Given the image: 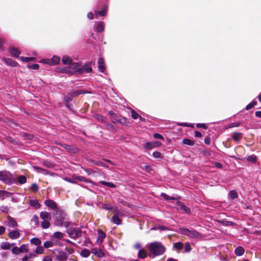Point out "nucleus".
I'll return each mask as SVG.
<instances>
[{"label": "nucleus", "instance_id": "nucleus-1", "mask_svg": "<svg viewBox=\"0 0 261 261\" xmlns=\"http://www.w3.org/2000/svg\"><path fill=\"white\" fill-rule=\"evenodd\" d=\"M62 62L64 65H70L72 68L79 73H89L92 71V68L87 65H81L78 62H72L71 58L67 56H63Z\"/></svg>", "mask_w": 261, "mask_h": 261}, {"label": "nucleus", "instance_id": "nucleus-2", "mask_svg": "<svg viewBox=\"0 0 261 261\" xmlns=\"http://www.w3.org/2000/svg\"><path fill=\"white\" fill-rule=\"evenodd\" d=\"M63 226L66 228V232L71 238L75 239L81 235L82 231L75 224L67 221Z\"/></svg>", "mask_w": 261, "mask_h": 261}, {"label": "nucleus", "instance_id": "nucleus-3", "mask_svg": "<svg viewBox=\"0 0 261 261\" xmlns=\"http://www.w3.org/2000/svg\"><path fill=\"white\" fill-rule=\"evenodd\" d=\"M0 180L7 185H12L15 182V178L13 174L8 171H0Z\"/></svg>", "mask_w": 261, "mask_h": 261}, {"label": "nucleus", "instance_id": "nucleus-4", "mask_svg": "<svg viewBox=\"0 0 261 261\" xmlns=\"http://www.w3.org/2000/svg\"><path fill=\"white\" fill-rule=\"evenodd\" d=\"M55 221L56 225L63 226L66 220V215L64 212L57 211L55 215Z\"/></svg>", "mask_w": 261, "mask_h": 261}, {"label": "nucleus", "instance_id": "nucleus-5", "mask_svg": "<svg viewBox=\"0 0 261 261\" xmlns=\"http://www.w3.org/2000/svg\"><path fill=\"white\" fill-rule=\"evenodd\" d=\"M165 250L163 246H150L149 248V256L153 257L156 255L163 254Z\"/></svg>", "mask_w": 261, "mask_h": 261}, {"label": "nucleus", "instance_id": "nucleus-6", "mask_svg": "<svg viewBox=\"0 0 261 261\" xmlns=\"http://www.w3.org/2000/svg\"><path fill=\"white\" fill-rule=\"evenodd\" d=\"M179 233L181 234L187 236L190 238H197L199 233L194 229L189 230L186 228H179Z\"/></svg>", "mask_w": 261, "mask_h": 261}, {"label": "nucleus", "instance_id": "nucleus-7", "mask_svg": "<svg viewBox=\"0 0 261 261\" xmlns=\"http://www.w3.org/2000/svg\"><path fill=\"white\" fill-rule=\"evenodd\" d=\"M60 61V58L57 56H54L51 59H44L41 61L42 63L49 65H56Z\"/></svg>", "mask_w": 261, "mask_h": 261}, {"label": "nucleus", "instance_id": "nucleus-8", "mask_svg": "<svg viewBox=\"0 0 261 261\" xmlns=\"http://www.w3.org/2000/svg\"><path fill=\"white\" fill-rule=\"evenodd\" d=\"M173 249L178 252L188 253L191 250V246H173Z\"/></svg>", "mask_w": 261, "mask_h": 261}, {"label": "nucleus", "instance_id": "nucleus-9", "mask_svg": "<svg viewBox=\"0 0 261 261\" xmlns=\"http://www.w3.org/2000/svg\"><path fill=\"white\" fill-rule=\"evenodd\" d=\"M162 143L159 141H154L147 142L143 145L144 148L146 150H150L155 147H158L161 145Z\"/></svg>", "mask_w": 261, "mask_h": 261}, {"label": "nucleus", "instance_id": "nucleus-10", "mask_svg": "<svg viewBox=\"0 0 261 261\" xmlns=\"http://www.w3.org/2000/svg\"><path fill=\"white\" fill-rule=\"evenodd\" d=\"M27 246H20V247H17L15 246L12 249V251L13 254H19L20 253L25 252L28 251V249L27 248Z\"/></svg>", "mask_w": 261, "mask_h": 261}, {"label": "nucleus", "instance_id": "nucleus-11", "mask_svg": "<svg viewBox=\"0 0 261 261\" xmlns=\"http://www.w3.org/2000/svg\"><path fill=\"white\" fill-rule=\"evenodd\" d=\"M109 114L111 116V119L113 123H118V119H120V117L121 116L120 115H119L112 111L109 112Z\"/></svg>", "mask_w": 261, "mask_h": 261}, {"label": "nucleus", "instance_id": "nucleus-12", "mask_svg": "<svg viewBox=\"0 0 261 261\" xmlns=\"http://www.w3.org/2000/svg\"><path fill=\"white\" fill-rule=\"evenodd\" d=\"M44 204L53 210H56L57 207V203L53 200L47 199L44 201Z\"/></svg>", "mask_w": 261, "mask_h": 261}, {"label": "nucleus", "instance_id": "nucleus-13", "mask_svg": "<svg viewBox=\"0 0 261 261\" xmlns=\"http://www.w3.org/2000/svg\"><path fill=\"white\" fill-rule=\"evenodd\" d=\"M27 178L25 175H20L17 177V179L15 180L16 184H19L23 185L27 182Z\"/></svg>", "mask_w": 261, "mask_h": 261}, {"label": "nucleus", "instance_id": "nucleus-14", "mask_svg": "<svg viewBox=\"0 0 261 261\" xmlns=\"http://www.w3.org/2000/svg\"><path fill=\"white\" fill-rule=\"evenodd\" d=\"M40 216V218L44 221H49L51 220L50 214L49 213L46 212H41Z\"/></svg>", "mask_w": 261, "mask_h": 261}, {"label": "nucleus", "instance_id": "nucleus-15", "mask_svg": "<svg viewBox=\"0 0 261 261\" xmlns=\"http://www.w3.org/2000/svg\"><path fill=\"white\" fill-rule=\"evenodd\" d=\"M243 133L239 132H234L231 136V138L236 142H239L242 138Z\"/></svg>", "mask_w": 261, "mask_h": 261}, {"label": "nucleus", "instance_id": "nucleus-16", "mask_svg": "<svg viewBox=\"0 0 261 261\" xmlns=\"http://www.w3.org/2000/svg\"><path fill=\"white\" fill-rule=\"evenodd\" d=\"M8 224L9 227L14 228L17 226V222L14 218L11 216H8L7 218Z\"/></svg>", "mask_w": 261, "mask_h": 261}, {"label": "nucleus", "instance_id": "nucleus-17", "mask_svg": "<svg viewBox=\"0 0 261 261\" xmlns=\"http://www.w3.org/2000/svg\"><path fill=\"white\" fill-rule=\"evenodd\" d=\"M9 52L12 56L18 58L20 54V52L15 47H11L9 49Z\"/></svg>", "mask_w": 261, "mask_h": 261}, {"label": "nucleus", "instance_id": "nucleus-18", "mask_svg": "<svg viewBox=\"0 0 261 261\" xmlns=\"http://www.w3.org/2000/svg\"><path fill=\"white\" fill-rule=\"evenodd\" d=\"M218 222L223 226H236V224L233 222L225 220H218Z\"/></svg>", "mask_w": 261, "mask_h": 261}, {"label": "nucleus", "instance_id": "nucleus-19", "mask_svg": "<svg viewBox=\"0 0 261 261\" xmlns=\"http://www.w3.org/2000/svg\"><path fill=\"white\" fill-rule=\"evenodd\" d=\"M106 69L104 59L102 58H99V70L103 72Z\"/></svg>", "mask_w": 261, "mask_h": 261}, {"label": "nucleus", "instance_id": "nucleus-20", "mask_svg": "<svg viewBox=\"0 0 261 261\" xmlns=\"http://www.w3.org/2000/svg\"><path fill=\"white\" fill-rule=\"evenodd\" d=\"M112 222L116 225H120L121 223V220L120 218L118 217L117 214H115L113 216L111 219Z\"/></svg>", "mask_w": 261, "mask_h": 261}, {"label": "nucleus", "instance_id": "nucleus-21", "mask_svg": "<svg viewBox=\"0 0 261 261\" xmlns=\"http://www.w3.org/2000/svg\"><path fill=\"white\" fill-rule=\"evenodd\" d=\"M30 204L36 209L39 208L41 206L38 201L36 199H31Z\"/></svg>", "mask_w": 261, "mask_h": 261}, {"label": "nucleus", "instance_id": "nucleus-22", "mask_svg": "<svg viewBox=\"0 0 261 261\" xmlns=\"http://www.w3.org/2000/svg\"><path fill=\"white\" fill-rule=\"evenodd\" d=\"M19 236V233L17 230H12L9 232V237L12 239H16Z\"/></svg>", "mask_w": 261, "mask_h": 261}, {"label": "nucleus", "instance_id": "nucleus-23", "mask_svg": "<svg viewBox=\"0 0 261 261\" xmlns=\"http://www.w3.org/2000/svg\"><path fill=\"white\" fill-rule=\"evenodd\" d=\"M62 147L69 153H75V148L72 145L64 144Z\"/></svg>", "mask_w": 261, "mask_h": 261}, {"label": "nucleus", "instance_id": "nucleus-24", "mask_svg": "<svg viewBox=\"0 0 261 261\" xmlns=\"http://www.w3.org/2000/svg\"><path fill=\"white\" fill-rule=\"evenodd\" d=\"M58 254H57L59 259L61 261H63L66 259L67 254L64 251H58Z\"/></svg>", "mask_w": 261, "mask_h": 261}, {"label": "nucleus", "instance_id": "nucleus-25", "mask_svg": "<svg viewBox=\"0 0 261 261\" xmlns=\"http://www.w3.org/2000/svg\"><path fill=\"white\" fill-rule=\"evenodd\" d=\"M108 6L107 5H104L101 10H99V15L100 16H105L108 12Z\"/></svg>", "mask_w": 261, "mask_h": 261}, {"label": "nucleus", "instance_id": "nucleus-26", "mask_svg": "<svg viewBox=\"0 0 261 261\" xmlns=\"http://www.w3.org/2000/svg\"><path fill=\"white\" fill-rule=\"evenodd\" d=\"M75 179L76 180H78L84 181V182H85L86 183H90L92 185H93V182L92 181H91V180L87 179L84 176H75Z\"/></svg>", "mask_w": 261, "mask_h": 261}, {"label": "nucleus", "instance_id": "nucleus-27", "mask_svg": "<svg viewBox=\"0 0 261 261\" xmlns=\"http://www.w3.org/2000/svg\"><path fill=\"white\" fill-rule=\"evenodd\" d=\"M118 123H120L123 125L127 126L129 123L127 121V119L123 116H121L120 119H118Z\"/></svg>", "mask_w": 261, "mask_h": 261}, {"label": "nucleus", "instance_id": "nucleus-28", "mask_svg": "<svg viewBox=\"0 0 261 261\" xmlns=\"http://www.w3.org/2000/svg\"><path fill=\"white\" fill-rule=\"evenodd\" d=\"M245 250L241 246L237 247L235 250V253L238 256H241L244 253Z\"/></svg>", "mask_w": 261, "mask_h": 261}, {"label": "nucleus", "instance_id": "nucleus-29", "mask_svg": "<svg viewBox=\"0 0 261 261\" xmlns=\"http://www.w3.org/2000/svg\"><path fill=\"white\" fill-rule=\"evenodd\" d=\"M4 61L6 64L12 67L16 66V65L17 64V63L15 61H14L10 59H5Z\"/></svg>", "mask_w": 261, "mask_h": 261}, {"label": "nucleus", "instance_id": "nucleus-30", "mask_svg": "<svg viewBox=\"0 0 261 261\" xmlns=\"http://www.w3.org/2000/svg\"><path fill=\"white\" fill-rule=\"evenodd\" d=\"M182 142L183 144H184L185 145H189V146H193L195 144V142L194 141L191 140L189 139H187V138L184 139L182 140Z\"/></svg>", "mask_w": 261, "mask_h": 261}, {"label": "nucleus", "instance_id": "nucleus-31", "mask_svg": "<svg viewBox=\"0 0 261 261\" xmlns=\"http://www.w3.org/2000/svg\"><path fill=\"white\" fill-rule=\"evenodd\" d=\"M247 161L251 163H255L257 161V157L254 154L249 155L247 158Z\"/></svg>", "mask_w": 261, "mask_h": 261}, {"label": "nucleus", "instance_id": "nucleus-32", "mask_svg": "<svg viewBox=\"0 0 261 261\" xmlns=\"http://www.w3.org/2000/svg\"><path fill=\"white\" fill-rule=\"evenodd\" d=\"M179 206H180V208L181 210L185 211L186 212V213H187V214L191 213L190 208H189L188 207H187V206H186L183 203H180V204H179Z\"/></svg>", "mask_w": 261, "mask_h": 261}, {"label": "nucleus", "instance_id": "nucleus-33", "mask_svg": "<svg viewBox=\"0 0 261 261\" xmlns=\"http://www.w3.org/2000/svg\"><path fill=\"white\" fill-rule=\"evenodd\" d=\"M94 31H95V33H91V36H92V37L94 39L96 40L97 36L98 35V34H97V33H98V23H97L96 22H95V24L94 25Z\"/></svg>", "mask_w": 261, "mask_h": 261}, {"label": "nucleus", "instance_id": "nucleus-34", "mask_svg": "<svg viewBox=\"0 0 261 261\" xmlns=\"http://www.w3.org/2000/svg\"><path fill=\"white\" fill-rule=\"evenodd\" d=\"M154 229V230H160L161 231L162 230H169V229L165 226H162V225H157L155 226L154 227L151 229V230Z\"/></svg>", "mask_w": 261, "mask_h": 261}, {"label": "nucleus", "instance_id": "nucleus-35", "mask_svg": "<svg viewBox=\"0 0 261 261\" xmlns=\"http://www.w3.org/2000/svg\"><path fill=\"white\" fill-rule=\"evenodd\" d=\"M106 233L99 229V244L102 242V239L106 238Z\"/></svg>", "mask_w": 261, "mask_h": 261}, {"label": "nucleus", "instance_id": "nucleus-36", "mask_svg": "<svg viewBox=\"0 0 261 261\" xmlns=\"http://www.w3.org/2000/svg\"><path fill=\"white\" fill-rule=\"evenodd\" d=\"M32 245H41V242L40 240L37 238H32L30 241Z\"/></svg>", "mask_w": 261, "mask_h": 261}, {"label": "nucleus", "instance_id": "nucleus-37", "mask_svg": "<svg viewBox=\"0 0 261 261\" xmlns=\"http://www.w3.org/2000/svg\"><path fill=\"white\" fill-rule=\"evenodd\" d=\"M229 196L231 199H236L238 197V194L235 190H231L229 193Z\"/></svg>", "mask_w": 261, "mask_h": 261}, {"label": "nucleus", "instance_id": "nucleus-38", "mask_svg": "<svg viewBox=\"0 0 261 261\" xmlns=\"http://www.w3.org/2000/svg\"><path fill=\"white\" fill-rule=\"evenodd\" d=\"M147 256V252L144 250H140L138 252V256L139 258H144Z\"/></svg>", "mask_w": 261, "mask_h": 261}, {"label": "nucleus", "instance_id": "nucleus-39", "mask_svg": "<svg viewBox=\"0 0 261 261\" xmlns=\"http://www.w3.org/2000/svg\"><path fill=\"white\" fill-rule=\"evenodd\" d=\"M241 123V122H233L230 124H229L226 126V128H230L232 127H239L240 126Z\"/></svg>", "mask_w": 261, "mask_h": 261}, {"label": "nucleus", "instance_id": "nucleus-40", "mask_svg": "<svg viewBox=\"0 0 261 261\" xmlns=\"http://www.w3.org/2000/svg\"><path fill=\"white\" fill-rule=\"evenodd\" d=\"M99 182H100L103 185L108 186V187H110V188H115L116 187V185H114L112 182H107L106 181H99Z\"/></svg>", "mask_w": 261, "mask_h": 261}, {"label": "nucleus", "instance_id": "nucleus-41", "mask_svg": "<svg viewBox=\"0 0 261 261\" xmlns=\"http://www.w3.org/2000/svg\"><path fill=\"white\" fill-rule=\"evenodd\" d=\"M63 236H64L63 233L61 232H59V231L55 232L54 233V237L55 238H57L58 239H61L63 237Z\"/></svg>", "mask_w": 261, "mask_h": 261}, {"label": "nucleus", "instance_id": "nucleus-42", "mask_svg": "<svg viewBox=\"0 0 261 261\" xmlns=\"http://www.w3.org/2000/svg\"><path fill=\"white\" fill-rule=\"evenodd\" d=\"M161 196L167 200H175V198L174 197H170L169 195H167L166 193H162Z\"/></svg>", "mask_w": 261, "mask_h": 261}, {"label": "nucleus", "instance_id": "nucleus-43", "mask_svg": "<svg viewBox=\"0 0 261 261\" xmlns=\"http://www.w3.org/2000/svg\"><path fill=\"white\" fill-rule=\"evenodd\" d=\"M41 226L44 229H47L49 227L50 223L49 221H43L41 223Z\"/></svg>", "mask_w": 261, "mask_h": 261}, {"label": "nucleus", "instance_id": "nucleus-44", "mask_svg": "<svg viewBox=\"0 0 261 261\" xmlns=\"http://www.w3.org/2000/svg\"><path fill=\"white\" fill-rule=\"evenodd\" d=\"M31 221L35 223L36 226L39 224V217L36 215L33 216Z\"/></svg>", "mask_w": 261, "mask_h": 261}, {"label": "nucleus", "instance_id": "nucleus-45", "mask_svg": "<svg viewBox=\"0 0 261 261\" xmlns=\"http://www.w3.org/2000/svg\"><path fill=\"white\" fill-rule=\"evenodd\" d=\"M90 251L87 249H84L81 252V255L84 257H88Z\"/></svg>", "mask_w": 261, "mask_h": 261}, {"label": "nucleus", "instance_id": "nucleus-46", "mask_svg": "<svg viewBox=\"0 0 261 261\" xmlns=\"http://www.w3.org/2000/svg\"><path fill=\"white\" fill-rule=\"evenodd\" d=\"M30 189L34 192H37L39 190V187L36 184L34 183L31 185Z\"/></svg>", "mask_w": 261, "mask_h": 261}, {"label": "nucleus", "instance_id": "nucleus-47", "mask_svg": "<svg viewBox=\"0 0 261 261\" xmlns=\"http://www.w3.org/2000/svg\"><path fill=\"white\" fill-rule=\"evenodd\" d=\"M33 168L36 171H37L39 173L41 172V170L44 172V174H47L48 173V171L45 169H43L41 168L38 167V166H34Z\"/></svg>", "mask_w": 261, "mask_h": 261}, {"label": "nucleus", "instance_id": "nucleus-48", "mask_svg": "<svg viewBox=\"0 0 261 261\" xmlns=\"http://www.w3.org/2000/svg\"><path fill=\"white\" fill-rule=\"evenodd\" d=\"M21 59L22 61L25 62H29L31 61H33L34 58L33 57H21Z\"/></svg>", "mask_w": 261, "mask_h": 261}, {"label": "nucleus", "instance_id": "nucleus-49", "mask_svg": "<svg viewBox=\"0 0 261 261\" xmlns=\"http://www.w3.org/2000/svg\"><path fill=\"white\" fill-rule=\"evenodd\" d=\"M64 180L72 184H76V179H75V176L73 177V178L65 177Z\"/></svg>", "mask_w": 261, "mask_h": 261}, {"label": "nucleus", "instance_id": "nucleus-50", "mask_svg": "<svg viewBox=\"0 0 261 261\" xmlns=\"http://www.w3.org/2000/svg\"><path fill=\"white\" fill-rule=\"evenodd\" d=\"M131 116L134 119H137L138 118L139 115L134 110H132L131 112Z\"/></svg>", "mask_w": 261, "mask_h": 261}, {"label": "nucleus", "instance_id": "nucleus-51", "mask_svg": "<svg viewBox=\"0 0 261 261\" xmlns=\"http://www.w3.org/2000/svg\"><path fill=\"white\" fill-rule=\"evenodd\" d=\"M105 29V23L103 21L99 22V32H102Z\"/></svg>", "mask_w": 261, "mask_h": 261}, {"label": "nucleus", "instance_id": "nucleus-52", "mask_svg": "<svg viewBox=\"0 0 261 261\" xmlns=\"http://www.w3.org/2000/svg\"><path fill=\"white\" fill-rule=\"evenodd\" d=\"M153 136L155 139H159L161 140H163V141L164 140L163 136L159 134L155 133L153 135Z\"/></svg>", "mask_w": 261, "mask_h": 261}, {"label": "nucleus", "instance_id": "nucleus-53", "mask_svg": "<svg viewBox=\"0 0 261 261\" xmlns=\"http://www.w3.org/2000/svg\"><path fill=\"white\" fill-rule=\"evenodd\" d=\"M44 248L41 246H38L36 249V252L38 254H41L43 252Z\"/></svg>", "mask_w": 261, "mask_h": 261}, {"label": "nucleus", "instance_id": "nucleus-54", "mask_svg": "<svg viewBox=\"0 0 261 261\" xmlns=\"http://www.w3.org/2000/svg\"><path fill=\"white\" fill-rule=\"evenodd\" d=\"M196 126L198 128H202L204 129H207L208 127L207 125L205 123H197Z\"/></svg>", "mask_w": 261, "mask_h": 261}, {"label": "nucleus", "instance_id": "nucleus-55", "mask_svg": "<svg viewBox=\"0 0 261 261\" xmlns=\"http://www.w3.org/2000/svg\"><path fill=\"white\" fill-rule=\"evenodd\" d=\"M23 137L25 139L31 140L33 138V136L29 134H24L23 135Z\"/></svg>", "mask_w": 261, "mask_h": 261}, {"label": "nucleus", "instance_id": "nucleus-56", "mask_svg": "<svg viewBox=\"0 0 261 261\" xmlns=\"http://www.w3.org/2000/svg\"><path fill=\"white\" fill-rule=\"evenodd\" d=\"M0 210L2 212H4L7 213L9 210V208L7 206L3 205L0 207Z\"/></svg>", "mask_w": 261, "mask_h": 261}, {"label": "nucleus", "instance_id": "nucleus-57", "mask_svg": "<svg viewBox=\"0 0 261 261\" xmlns=\"http://www.w3.org/2000/svg\"><path fill=\"white\" fill-rule=\"evenodd\" d=\"M13 194V193H11L9 192H8L7 191L4 190V199L6 197H9L11 195Z\"/></svg>", "mask_w": 261, "mask_h": 261}, {"label": "nucleus", "instance_id": "nucleus-58", "mask_svg": "<svg viewBox=\"0 0 261 261\" xmlns=\"http://www.w3.org/2000/svg\"><path fill=\"white\" fill-rule=\"evenodd\" d=\"M101 207L103 209H106L107 210H110L113 208L110 205L105 204H102Z\"/></svg>", "mask_w": 261, "mask_h": 261}, {"label": "nucleus", "instance_id": "nucleus-59", "mask_svg": "<svg viewBox=\"0 0 261 261\" xmlns=\"http://www.w3.org/2000/svg\"><path fill=\"white\" fill-rule=\"evenodd\" d=\"M87 16L89 19L92 20L94 18V14L92 12H90L87 14Z\"/></svg>", "mask_w": 261, "mask_h": 261}, {"label": "nucleus", "instance_id": "nucleus-60", "mask_svg": "<svg viewBox=\"0 0 261 261\" xmlns=\"http://www.w3.org/2000/svg\"><path fill=\"white\" fill-rule=\"evenodd\" d=\"M152 155L154 158H158L161 156V153L159 151H155L153 152Z\"/></svg>", "mask_w": 261, "mask_h": 261}, {"label": "nucleus", "instance_id": "nucleus-61", "mask_svg": "<svg viewBox=\"0 0 261 261\" xmlns=\"http://www.w3.org/2000/svg\"><path fill=\"white\" fill-rule=\"evenodd\" d=\"M82 93H83V92L82 91L79 90V91H76L73 92L71 95L73 96H77V95H80V94H81Z\"/></svg>", "mask_w": 261, "mask_h": 261}, {"label": "nucleus", "instance_id": "nucleus-62", "mask_svg": "<svg viewBox=\"0 0 261 261\" xmlns=\"http://www.w3.org/2000/svg\"><path fill=\"white\" fill-rule=\"evenodd\" d=\"M99 166H103L105 167H108L109 166L107 165V163H103L102 161L100 160L99 159Z\"/></svg>", "mask_w": 261, "mask_h": 261}, {"label": "nucleus", "instance_id": "nucleus-63", "mask_svg": "<svg viewBox=\"0 0 261 261\" xmlns=\"http://www.w3.org/2000/svg\"><path fill=\"white\" fill-rule=\"evenodd\" d=\"M204 143L207 144L209 145L211 143V139L209 137H206L204 139Z\"/></svg>", "mask_w": 261, "mask_h": 261}, {"label": "nucleus", "instance_id": "nucleus-64", "mask_svg": "<svg viewBox=\"0 0 261 261\" xmlns=\"http://www.w3.org/2000/svg\"><path fill=\"white\" fill-rule=\"evenodd\" d=\"M255 115L256 117L261 118V111H256L255 113Z\"/></svg>", "mask_w": 261, "mask_h": 261}]
</instances>
